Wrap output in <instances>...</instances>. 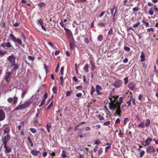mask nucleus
I'll list each match as a JSON object with an SVG mask.
<instances>
[{
    "label": "nucleus",
    "mask_w": 158,
    "mask_h": 158,
    "mask_svg": "<svg viewBox=\"0 0 158 158\" xmlns=\"http://www.w3.org/2000/svg\"><path fill=\"white\" fill-rule=\"evenodd\" d=\"M10 37L11 40L13 41L15 44H22L21 40L19 39H16L14 35L11 32L10 35Z\"/></svg>",
    "instance_id": "nucleus-1"
},
{
    "label": "nucleus",
    "mask_w": 158,
    "mask_h": 158,
    "mask_svg": "<svg viewBox=\"0 0 158 158\" xmlns=\"http://www.w3.org/2000/svg\"><path fill=\"white\" fill-rule=\"evenodd\" d=\"M155 151V149L152 145L149 146L148 148H147L146 149V152L148 153H153Z\"/></svg>",
    "instance_id": "nucleus-2"
},
{
    "label": "nucleus",
    "mask_w": 158,
    "mask_h": 158,
    "mask_svg": "<svg viewBox=\"0 0 158 158\" xmlns=\"http://www.w3.org/2000/svg\"><path fill=\"white\" fill-rule=\"evenodd\" d=\"M10 138V134H7L2 139V144H7L8 141H9Z\"/></svg>",
    "instance_id": "nucleus-3"
},
{
    "label": "nucleus",
    "mask_w": 158,
    "mask_h": 158,
    "mask_svg": "<svg viewBox=\"0 0 158 158\" xmlns=\"http://www.w3.org/2000/svg\"><path fill=\"white\" fill-rule=\"evenodd\" d=\"M122 82L120 80H118L112 84V85L115 88H118L121 86Z\"/></svg>",
    "instance_id": "nucleus-4"
},
{
    "label": "nucleus",
    "mask_w": 158,
    "mask_h": 158,
    "mask_svg": "<svg viewBox=\"0 0 158 158\" xmlns=\"http://www.w3.org/2000/svg\"><path fill=\"white\" fill-rule=\"evenodd\" d=\"M6 114L4 111L0 109V122L4 120L5 118Z\"/></svg>",
    "instance_id": "nucleus-5"
},
{
    "label": "nucleus",
    "mask_w": 158,
    "mask_h": 158,
    "mask_svg": "<svg viewBox=\"0 0 158 158\" xmlns=\"http://www.w3.org/2000/svg\"><path fill=\"white\" fill-rule=\"evenodd\" d=\"M8 59L10 62L12 63V64H15V56L14 55H12L9 56Z\"/></svg>",
    "instance_id": "nucleus-6"
},
{
    "label": "nucleus",
    "mask_w": 158,
    "mask_h": 158,
    "mask_svg": "<svg viewBox=\"0 0 158 158\" xmlns=\"http://www.w3.org/2000/svg\"><path fill=\"white\" fill-rule=\"evenodd\" d=\"M11 73L9 72L8 73H7L5 75V79L6 81L8 83L10 82V77H11Z\"/></svg>",
    "instance_id": "nucleus-7"
},
{
    "label": "nucleus",
    "mask_w": 158,
    "mask_h": 158,
    "mask_svg": "<svg viewBox=\"0 0 158 158\" xmlns=\"http://www.w3.org/2000/svg\"><path fill=\"white\" fill-rule=\"evenodd\" d=\"M102 89V88L99 85H96V91L98 95H101L102 93L100 91Z\"/></svg>",
    "instance_id": "nucleus-8"
},
{
    "label": "nucleus",
    "mask_w": 158,
    "mask_h": 158,
    "mask_svg": "<svg viewBox=\"0 0 158 158\" xmlns=\"http://www.w3.org/2000/svg\"><path fill=\"white\" fill-rule=\"evenodd\" d=\"M7 126V124H5L3 126L5 127V129H4V134H9L10 131V127L8 126Z\"/></svg>",
    "instance_id": "nucleus-9"
},
{
    "label": "nucleus",
    "mask_w": 158,
    "mask_h": 158,
    "mask_svg": "<svg viewBox=\"0 0 158 158\" xmlns=\"http://www.w3.org/2000/svg\"><path fill=\"white\" fill-rule=\"evenodd\" d=\"M26 108V107L24 105V104L23 103L21 105H18V106L14 109V110L16 111L20 109L23 110Z\"/></svg>",
    "instance_id": "nucleus-10"
},
{
    "label": "nucleus",
    "mask_w": 158,
    "mask_h": 158,
    "mask_svg": "<svg viewBox=\"0 0 158 158\" xmlns=\"http://www.w3.org/2000/svg\"><path fill=\"white\" fill-rule=\"evenodd\" d=\"M152 141V138H148L145 140L143 143H142L143 145L144 146L148 145L150 144L149 142H151Z\"/></svg>",
    "instance_id": "nucleus-11"
},
{
    "label": "nucleus",
    "mask_w": 158,
    "mask_h": 158,
    "mask_svg": "<svg viewBox=\"0 0 158 158\" xmlns=\"http://www.w3.org/2000/svg\"><path fill=\"white\" fill-rule=\"evenodd\" d=\"M135 84L133 82H131L128 84V87L132 90H134L135 88Z\"/></svg>",
    "instance_id": "nucleus-12"
},
{
    "label": "nucleus",
    "mask_w": 158,
    "mask_h": 158,
    "mask_svg": "<svg viewBox=\"0 0 158 158\" xmlns=\"http://www.w3.org/2000/svg\"><path fill=\"white\" fill-rule=\"evenodd\" d=\"M4 147L5 148V152L6 153L11 152V148L7 146V144H4Z\"/></svg>",
    "instance_id": "nucleus-13"
},
{
    "label": "nucleus",
    "mask_w": 158,
    "mask_h": 158,
    "mask_svg": "<svg viewBox=\"0 0 158 158\" xmlns=\"http://www.w3.org/2000/svg\"><path fill=\"white\" fill-rule=\"evenodd\" d=\"M119 102L117 101L115 104L114 103V108H113V110H114L116 108H121V104Z\"/></svg>",
    "instance_id": "nucleus-14"
},
{
    "label": "nucleus",
    "mask_w": 158,
    "mask_h": 158,
    "mask_svg": "<svg viewBox=\"0 0 158 158\" xmlns=\"http://www.w3.org/2000/svg\"><path fill=\"white\" fill-rule=\"evenodd\" d=\"M31 153L33 155L37 156L40 153V151L33 150L31 152Z\"/></svg>",
    "instance_id": "nucleus-15"
},
{
    "label": "nucleus",
    "mask_w": 158,
    "mask_h": 158,
    "mask_svg": "<svg viewBox=\"0 0 158 158\" xmlns=\"http://www.w3.org/2000/svg\"><path fill=\"white\" fill-rule=\"evenodd\" d=\"M116 110L115 111V114L114 116H115L116 115H117L119 116H120L121 115V110L120 108H116Z\"/></svg>",
    "instance_id": "nucleus-16"
},
{
    "label": "nucleus",
    "mask_w": 158,
    "mask_h": 158,
    "mask_svg": "<svg viewBox=\"0 0 158 158\" xmlns=\"http://www.w3.org/2000/svg\"><path fill=\"white\" fill-rule=\"evenodd\" d=\"M115 103V101L113 100V101L111 100V102L109 104V108L110 110H113V108H114V103Z\"/></svg>",
    "instance_id": "nucleus-17"
},
{
    "label": "nucleus",
    "mask_w": 158,
    "mask_h": 158,
    "mask_svg": "<svg viewBox=\"0 0 158 158\" xmlns=\"http://www.w3.org/2000/svg\"><path fill=\"white\" fill-rule=\"evenodd\" d=\"M32 103L31 101H27L24 102V105H25L27 108Z\"/></svg>",
    "instance_id": "nucleus-18"
},
{
    "label": "nucleus",
    "mask_w": 158,
    "mask_h": 158,
    "mask_svg": "<svg viewBox=\"0 0 158 158\" xmlns=\"http://www.w3.org/2000/svg\"><path fill=\"white\" fill-rule=\"evenodd\" d=\"M13 98L14 100H13V105H16L17 102L18 98L17 96H16L15 95L14 96V97Z\"/></svg>",
    "instance_id": "nucleus-19"
},
{
    "label": "nucleus",
    "mask_w": 158,
    "mask_h": 158,
    "mask_svg": "<svg viewBox=\"0 0 158 158\" xmlns=\"http://www.w3.org/2000/svg\"><path fill=\"white\" fill-rule=\"evenodd\" d=\"M61 155L63 158H66L67 156L66 152L64 150L62 151V154Z\"/></svg>",
    "instance_id": "nucleus-20"
},
{
    "label": "nucleus",
    "mask_w": 158,
    "mask_h": 158,
    "mask_svg": "<svg viewBox=\"0 0 158 158\" xmlns=\"http://www.w3.org/2000/svg\"><path fill=\"white\" fill-rule=\"evenodd\" d=\"M141 60V62H143L145 60V55L143 52H142L140 56Z\"/></svg>",
    "instance_id": "nucleus-21"
},
{
    "label": "nucleus",
    "mask_w": 158,
    "mask_h": 158,
    "mask_svg": "<svg viewBox=\"0 0 158 158\" xmlns=\"http://www.w3.org/2000/svg\"><path fill=\"white\" fill-rule=\"evenodd\" d=\"M88 67H89L88 64H86L85 65V66L83 68L84 70L86 72H87V73L89 72Z\"/></svg>",
    "instance_id": "nucleus-22"
},
{
    "label": "nucleus",
    "mask_w": 158,
    "mask_h": 158,
    "mask_svg": "<svg viewBox=\"0 0 158 158\" xmlns=\"http://www.w3.org/2000/svg\"><path fill=\"white\" fill-rule=\"evenodd\" d=\"M150 124V120L149 119L146 120V122L145 123V126L146 127H148Z\"/></svg>",
    "instance_id": "nucleus-23"
},
{
    "label": "nucleus",
    "mask_w": 158,
    "mask_h": 158,
    "mask_svg": "<svg viewBox=\"0 0 158 158\" xmlns=\"http://www.w3.org/2000/svg\"><path fill=\"white\" fill-rule=\"evenodd\" d=\"M58 88L56 86H54L52 89V91L54 94H56L57 92Z\"/></svg>",
    "instance_id": "nucleus-24"
},
{
    "label": "nucleus",
    "mask_w": 158,
    "mask_h": 158,
    "mask_svg": "<svg viewBox=\"0 0 158 158\" xmlns=\"http://www.w3.org/2000/svg\"><path fill=\"white\" fill-rule=\"evenodd\" d=\"M11 66H12L13 65L14 66V67L13 68V70H16L18 69L19 68V65L18 64H16L15 63H14V64L12 65L11 64Z\"/></svg>",
    "instance_id": "nucleus-25"
},
{
    "label": "nucleus",
    "mask_w": 158,
    "mask_h": 158,
    "mask_svg": "<svg viewBox=\"0 0 158 158\" xmlns=\"http://www.w3.org/2000/svg\"><path fill=\"white\" fill-rule=\"evenodd\" d=\"M90 64L91 65V70L92 71H93L95 69L96 67L92 60H91L90 61Z\"/></svg>",
    "instance_id": "nucleus-26"
},
{
    "label": "nucleus",
    "mask_w": 158,
    "mask_h": 158,
    "mask_svg": "<svg viewBox=\"0 0 158 158\" xmlns=\"http://www.w3.org/2000/svg\"><path fill=\"white\" fill-rule=\"evenodd\" d=\"M103 36L102 35H98V41L101 42L102 41V40L103 39Z\"/></svg>",
    "instance_id": "nucleus-27"
},
{
    "label": "nucleus",
    "mask_w": 158,
    "mask_h": 158,
    "mask_svg": "<svg viewBox=\"0 0 158 158\" xmlns=\"http://www.w3.org/2000/svg\"><path fill=\"white\" fill-rule=\"evenodd\" d=\"M27 92V89H26L23 91L21 94V98H23L24 97V96H25Z\"/></svg>",
    "instance_id": "nucleus-28"
},
{
    "label": "nucleus",
    "mask_w": 158,
    "mask_h": 158,
    "mask_svg": "<svg viewBox=\"0 0 158 158\" xmlns=\"http://www.w3.org/2000/svg\"><path fill=\"white\" fill-rule=\"evenodd\" d=\"M95 91V90L94 89V87L92 85L90 89V95H92Z\"/></svg>",
    "instance_id": "nucleus-29"
},
{
    "label": "nucleus",
    "mask_w": 158,
    "mask_h": 158,
    "mask_svg": "<svg viewBox=\"0 0 158 158\" xmlns=\"http://www.w3.org/2000/svg\"><path fill=\"white\" fill-rule=\"evenodd\" d=\"M27 141H28L30 143L31 146V147H33V143H32V141L31 140L30 137L28 136L27 137Z\"/></svg>",
    "instance_id": "nucleus-30"
},
{
    "label": "nucleus",
    "mask_w": 158,
    "mask_h": 158,
    "mask_svg": "<svg viewBox=\"0 0 158 158\" xmlns=\"http://www.w3.org/2000/svg\"><path fill=\"white\" fill-rule=\"evenodd\" d=\"M28 59L29 60H31L32 62L35 59V57L32 56H28Z\"/></svg>",
    "instance_id": "nucleus-31"
},
{
    "label": "nucleus",
    "mask_w": 158,
    "mask_h": 158,
    "mask_svg": "<svg viewBox=\"0 0 158 158\" xmlns=\"http://www.w3.org/2000/svg\"><path fill=\"white\" fill-rule=\"evenodd\" d=\"M46 6V4L44 2H40L38 6L40 8H41L43 6Z\"/></svg>",
    "instance_id": "nucleus-32"
},
{
    "label": "nucleus",
    "mask_w": 158,
    "mask_h": 158,
    "mask_svg": "<svg viewBox=\"0 0 158 158\" xmlns=\"http://www.w3.org/2000/svg\"><path fill=\"white\" fill-rule=\"evenodd\" d=\"M133 98L132 95H131V99L130 100L127 102V103L128 104L127 107H129L131 105V100Z\"/></svg>",
    "instance_id": "nucleus-33"
},
{
    "label": "nucleus",
    "mask_w": 158,
    "mask_h": 158,
    "mask_svg": "<svg viewBox=\"0 0 158 158\" xmlns=\"http://www.w3.org/2000/svg\"><path fill=\"white\" fill-rule=\"evenodd\" d=\"M30 131L33 133H35L36 132V130L35 129L33 128H31L30 129Z\"/></svg>",
    "instance_id": "nucleus-34"
},
{
    "label": "nucleus",
    "mask_w": 158,
    "mask_h": 158,
    "mask_svg": "<svg viewBox=\"0 0 158 158\" xmlns=\"http://www.w3.org/2000/svg\"><path fill=\"white\" fill-rule=\"evenodd\" d=\"M148 14L151 15H152L154 13L153 10V8L152 7L149 10Z\"/></svg>",
    "instance_id": "nucleus-35"
},
{
    "label": "nucleus",
    "mask_w": 158,
    "mask_h": 158,
    "mask_svg": "<svg viewBox=\"0 0 158 158\" xmlns=\"http://www.w3.org/2000/svg\"><path fill=\"white\" fill-rule=\"evenodd\" d=\"M140 23L139 22H138L134 24L133 25V27L134 28L137 27L140 24Z\"/></svg>",
    "instance_id": "nucleus-36"
},
{
    "label": "nucleus",
    "mask_w": 158,
    "mask_h": 158,
    "mask_svg": "<svg viewBox=\"0 0 158 158\" xmlns=\"http://www.w3.org/2000/svg\"><path fill=\"white\" fill-rule=\"evenodd\" d=\"M144 127H145V125L144 124L143 122L141 123L138 125V127H140L142 128H143Z\"/></svg>",
    "instance_id": "nucleus-37"
},
{
    "label": "nucleus",
    "mask_w": 158,
    "mask_h": 158,
    "mask_svg": "<svg viewBox=\"0 0 158 158\" xmlns=\"http://www.w3.org/2000/svg\"><path fill=\"white\" fill-rule=\"evenodd\" d=\"M60 85H63L64 84L63 81V77L62 76H61L60 77Z\"/></svg>",
    "instance_id": "nucleus-38"
},
{
    "label": "nucleus",
    "mask_w": 158,
    "mask_h": 158,
    "mask_svg": "<svg viewBox=\"0 0 158 158\" xmlns=\"http://www.w3.org/2000/svg\"><path fill=\"white\" fill-rule=\"evenodd\" d=\"M98 118L99 120L100 121H102L104 119V118L103 116H101L100 114H98Z\"/></svg>",
    "instance_id": "nucleus-39"
},
{
    "label": "nucleus",
    "mask_w": 158,
    "mask_h": 158,
    "mask_svg": "<svg viewBox=\"0 0 158 158\" xmlns=\"http://www.w3.org/2000/svg\"><path fill=\"white\" fill-rule=\"evenodd\" d=\"M124 84L126 85L128 83V77H126L124 79Z\"/></svg>",
    "instance_id": "nucleus-40"
},
{
    "label": "nucleus",
    "mask_w": 158,
    "mask_h": 158,
    "mask_svg": "<svg viewBox=\"0 0 158 158\" xmlns=\"http://www.w3.org/2000/svg\"><path fill=\"white\" fill-rule=\"evenodd\" d=\"M53 104V101L52 100L51 103L50 104V105H48V106L47 107V109H50L52 106Z\"/></svg>",
    "instance_id": "nucleus-41"
},
{
    "label": "nucleus",
    "mask_w": 158,
    "mask_h": 158,
    "mask_svg": "<svg viewBox=\"0 0 158 158\" xmlns=\"http://www.w3.org/2000/svg\"><path fill=\"white\" fill-rule=\"evenodd\" d=\"M111 146L110 145H108L105 148V152L107 153L108 152V151L109 149H110L111 148Z\"/></svg>",
    "instance_id": "nucleus-42"
},
{
    "label": "nucleus",
    "mask_w": 158,
    "mask_h": 158,
    "mask_svg": "<svg viewBox=\"0 0 158 158\" xmlns=\"http://www.w3.org/2000/svg\"><path fill=\"white\" fill-rule=\"evenodd\" d=\"M38 23L41 26L44 23L43 20L41 19H40L38 20Z\"/></svg>",
    "instance_id": "nucleus-43"
},
{
    "label": "nucleus",
    "mask_w": 158,
    "mask_h": 158,
    "mask_svg": "<svg viewBox=\"0 0 158 158\" xmlns=\"http://www.w3.org/2000/svg\"><path fill=\"white\" fill-rule=\"evenodd\" d=\"M98 26L100 27H104L105 26V24L103 23H100L98 24Z\"/></svg>",
    "instance_id": "nucleus-44"
},
{
    "label": "nucleus",
    "mask_w": 158,
    "mask_h": 158,
    "mask_svg": "<svg viewBox=\"0 0 158 158\" xmlns=\"http://www.w3.org/2000/svg\"><path fill=\"white\" fill-rule=\"evenodd\" d=\"M47 129V130L48 132H50V128L51 127V126H50L48 125V123L46 125Z\"/></svg>",
    "instance_id": "nucleus-45"
},
{
    "label": "nucleus",
    "mask_w": 158,
    "mask_h": 158,
    "mask_svg": "<svg viewBox=\"0 0 158 158\" xmlns=\"http://www.w3.org/2000/svg\"><path fill=\"white\" fill-rule=\"evenodd\" d=\"M45 99H43L40 104V105H39V106H42L43 104H44L45 103Z\"/></svg>",
    "instance_id": "nucleus-46"
},
{
    "label": "nucleus",
    "mask_w": 158,
    "mask_h": 158,
    "mask_svg": "<svg viewBox=\"0 0 158 158\" xmlns=\"http://www.w3.org/2000/svg\"><path fill=\"white\" fill-rule=\"evenodd\" d=\"M49 45L51 47V48L52 49L55 48V47L54 45L52 44L51 42H48V43Z\"/></svg>",
    "instance_id": "nucleus-47"
},
{
    "label": "nucleus",
    "mask_w": 158,
    "mask_h": 158,
    "mask_svg": "<svg viewBox=\"0 0 158 158\" xmlns=\"http://www.w3.org/2000/svg\"><path fill=\"white\" fill-rule=\"evenodd\" d=\"M113 97L114 98L113 100H114L115 102L116 101V99L118 98L119 96L118 95H113Z\"/></svg>",
    "instance_id": "nucleus-48"
},
{
    "label": "nucleus",
    "mask_w": 158,
    "mask_h": 158,
    "mask_svg": "<svg viewBox=\"0 0 158 158\" xmlns=\"http://www.w3.org/2000/svg\"><path fill=\"white\" fill-rule=\"evenodd\" d=\"M64 66H62L61 68V69H60V73L61 74V75H63L64 74V73H63V71H64Z\"/></svg>",
    "instance_id": "nucleus-49"
},
{
    "label": "nucleus",
    "mask_w": 158,
    "mask_h": 158,
    "mask_svg": "<svg viewBox=\"0 0 158 158\" xmlns=\"http://www.w3.org/2000/svg\"><path fill=\"white\" fill-rule=\"evenodd\" d=\"M12 100L13 99L12 98L9 97L7 99V101L9 103H11L12 102Z\"/></svg>",
    "instance_id": "nucleus-50"
},
{
    "label": "nucleus",
    "mask_w": 158,
    "mask_h": 158,
    "mask_svg": "<svg viewBox=\"0 0 158 158\" xmlns=\"http://www.w3.org/2000/svg\"><path fill=\"white\" fill-rule=\"evenodd\" d=\"M145 153V152L144 151H142L140 152L139 154L140 157H142Z\"/></svg>",
    "instance_id": "nucleus-51"
},
{
    "label": "nucleus",
    "mask_w": 158,
    "mask_h": 158,
    "mask_svg": "<svg viewBox=\"0 0 158 158\" xmlns=\"http://www.w3.org/2000/svg\"><path fill=\"white\" fill-rule=\"evenodd\" d=\"M75 88L79 90H82L83 87L82 86L80 85L77 86Z\"/></svg>",
    "instance_id": "nucleus-52"
},
{
    "label": "nucleus",
    "mask_w": 158,
    "mask_h": 158,
    "mask_svg": "<svg viewBox=\"0 0 158 158\" xmlns=\"http://www.w3.org/2000/svg\"><path fill=\"white\" fill-rule=\"evenodd\" d=\"M84 129L86 131H89L91 130V128L90 127L86 126L84 127Z\"/></svg>",
    "instance_id": "nucleus-53"
},
{
    "label": "nucleus",
    "mask_w": 158,
    "mask_h": 158,
    "mask_svg": "<svg viewBox=\"0 0 158 158\" xmlns=\"http://www.w3.org/2000/svg\"><path fill=\"white\" fill-rule=\"evenodd\" d=\"M72 91H67L66 93V96L68 97V96H69L70 95V94H72Z\"/></svg>",
    "instance_id": "nucleus-54"
},
{
    "label": "nucleus",
    "mask_w": 158,
    "mask_h": 158,
    "mask_svg": "<svg viewBox=\"0 0 158 158\" xmlns=\"http://www.w3.org/2000/svg\"><path fill=\"white\" fill-rule=\"evenodd\" d=\"M139 10V8L138 7H135L132 9V10L134 11H138Z\"/></svg>",
    "instance_id": "nucleus-55"
},
{
    "label": "nucleus",
    "mask_w": 158,
    "mask_h": 158,
    "mask_svg": "<svg viewBox=\"0 0 158 158\" xmlns=\"http://www.w3.org/2000/svg\"><path fill=\"white\" fill-rule=\"evenodd\" d=\"M110 122L109 121H108L105 123H103V124L105 125L109 126V125H110Z\"/></svg>",
    "instance_id": "nucleus-56"
},
{
    "label": "nucleus",
    "mask_w": 158,
    "mask_h": 158,
    "mask_svg": "<svg viewBox=\"0 0 158 158\" xmlns=\"http://www.w3.org/2000/svg\"><path fill=\"white\" fill-rule=\"evenodd\" d=\"M147 31L148 32L150 31L153 32L154 31V29L152 28H149L147 29Z\"/></svg>",
    "instance_id": "nucleus-57"
},
{
    "label": "nucleus",
    "mask_w": 158,
    "mask_h": 158,
    "mask_svg": "<svg viewBox=\"0 0 158 158\" xmlns=\"http://www.w3.org/2000/svg\"><path fill=\"white\" fill-rule=\"evenodd\" d=\"M102 148H101L100 149H99L98 151V154L99 156L102 153Z\"/></svg>",
    "instance_id": "nucleus-58"
},
{
    "label": "nucleus",
    "mask_w": 158,
    "mask_h": 158,
    "mask_svg": "<svg viewBox=\"0 0 158 158\" xmlns=\"http://www.w3.org/2000/svg\"><path fill=\"white\" fill-rule=\"evenodd\" d=\"M78 136L81 138H82L83 137L85 136V134H81V133H79Z\"/></svg>",
    "instance_id": "nucleus-59"
},
{
    "label": "nucleus",
    "mask_w": 158,
    "mask_h": 158,
    "mask_svg": "<svg viewBox=\"0 0 158 158\" xmlns=\"http://www.w3.org/2000/svg\"><path fill=\"white\" fill-rule=\"evenodd\" d=\"M128 119V118H124L123 122V124L124 125L126 124V123L127 122Z\"/></svg>",
    "instance_id": "nucleus-60"
},
{
    "label": "nucleus",
    "mask_w": 158,
    "mask_h": 158,
    "mask_svg": "<svg viewBox=\"0 0 158 158\" xmlns=\"http://www.w3.org/2000/svg\"><path fill=\"white\" fill-rule=\"evenodd\" d=\"M112 98H113V95H112L111 93H110L109 96V99L110 100L111 102V100L112 101H113V99H112Z\"/></svg>",
    "instance_id": "nucleus-61"
},
{
    "label": "nucleus",
    "mask_w": 158,
    "mask_h": 158,
    "mask_svg": "<svg viewBox=\"0 0 158 158\" xmlns=\"http://www.w3.org/2000/svg\"><path fill=\"white\" fill-rule=\"evenodd\" d=\"M59 67H60V65H59V64H58L57 65V66L56 68V70H55V71H56V73H57L58 72V69L59 68Z\"/></svg>",
    "instance_id": "nucleus-62"
},
{
    "label": "nucleus",
    "mask_w": 158,
    "mask_h": 158,
    "mask_svg": "<svg viewBox=\"0 0 158 158\" xmlns=\"http://www.w3.org/2000/svg\"><path fill=\"white\" fill-rule=\"evenodd\" d=\"M6 47H7L8 48H9L10 47H11V45L9 42H7L6 43Z\"/></svg>",
    "instance_id": "nucleus-63"
},
{
    "label": "nucleus",
    "mask_w": 158,
    "mask_h": 158,
    "mask_svg": "<svg viewBox=\"0 0 158 158\" xmlns=\"http://www.w3.org/2000/svg\"><path fill=\"white\" fill-rule=\"evenodd\" d=\"M82 95V94L81 93H78L76 95V96L78 97H81Z\"/></svg>",
    "instance_id": "nucleus-64"
}]
</instances>
